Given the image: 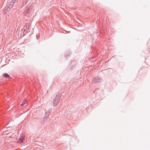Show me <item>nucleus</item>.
I'll return each instance as SVG.
<instances>
[{
    "instance_id": "0eeeda50",
    "label": "nucleus",
    "mask_w": 150,
    "mask_h": 150,
    "mask_svg": "<svg viewBox=\"0 0 150 150\" xmlns=\"http://www.w3.org/2000/svg\"><path fill=\"white\" fill-rule=\"evenodd\" d=\"M3 76L6 78H10V76L6 73H4L3 74Z\"/></svg>"
},
{
    "instance_id": "6e6552de",
    "label": "nucleus",
    "mask_w": 150,
    "mask_h": 150,
    "mask_svg": "<svg viewBox=\"0 0 150 150\" xmlns=\"http://www.w3.org/2000/svg\"><path fill=\"white\" fill-rule=\"evenodd\" d=\"M27 102V101L26 100H24L22 103L21 104V106H23L24 104H25Z\"/></svg>"
},
{
    "instance_id": "f257e3e1",
    "label": "nucleus",
    "mask_w": 150,
    "mask_h": 150,
    "mask_svg": "<svg viewBox=\"0 0 150 150\" xmlns=\"http://www.w3.org/2000/svg\"><path fill=\"white\" fill-rule=\"evenodd\" d=\"M33 5H30L27 7L24 12V16L27 17H29L30 16V13L33 8Z\"/></svg>"
},
{
    "instance_id": "20e7f679",
    "label": "nucleus",
    "mask_w": 150,
    "mask_h": 150,
    "mask_svg": "<svg viewBox=\"0 0 150 150\" xmlns=\"http://www.w3.org/2000/svg\"><path fill=\"white\" fill-rule=\"evenodd\" d=\"M52 111V109L51 108H50L47 111L45 112V115L44 116V120H45V118L46 119L48 117L49 115L50 114Z\"/></svg>"
},
{
    "instance_id": "f03ea898",
    "label": "nucleus",
    "mask_w": 150,
    "mask_h": 150,
    "mask_svg": "<svg viewBox=\"0 0 150 150\" xmlns=\"http://www.w3.org/2000/svg\"><path fill=\"white\" fill-rule=\"evenodd\" d=\"M16 2V0H13L10 2L9 5L5 7V10L7 11L8 9L11 8Z\"/></svg>"
},
{
    "instance_id": "7ed1b4c3",
    "label": "nucleus",
    "mask_w": 150,
    "mask_h": 150,
    "mask_svg": "<svg viewBox=\"0 0 150 150\" xmlns=\"http://www.w3.org/2000/svg\"><path fill=\"white\" fill-rule=\"evenodd\" d=\"M59 100V95H57L56 98H54L53 102L54 106H55L57 105L58 102Z\"/></svg>"
},
{
    "instance_id": "1a4fd4ad",
    "label": "nucleus",
    "mask_w": 150,
    "mask_h": 150,
    "mask_svg": "<svg viewBox=\"0 0 150 150\" xmlns=\"http://www.w3.org/2000/svg\"><path fill=\"white\" fill-rule=\"evenodd\" d=\"M26 28V29H27V26H26V27H24L23 28L24 29V30H25V28Z\"/></svg>"
},
{
    "instance_id": "39448f33",
    "label": "nucleus",
    "mask_w": 150,
    "mask_h": 150,
    "mask_svg": "<svg viewBox=\"0 0 150 150\" xmlns=\"http://www.w3.org/2000/svg\"><path fill=\"white\" fill-rule=\"evenodd\" d=\"M101 81L102 79L98 77H96L93 79L92 83H96L101 82Z\"/></svg>"
},
{
    "instance_id": "423d86ee",
    "label": "nucleus",
    "mask_w": 150,
    "mask_h": 150,
    "mask_svg": "<svg viewBox=\"0 0 150 150\" xmlns=\"http://www.w3.org/2000/svg\"><path fill=\"white\" fill-rule=\"evenodd\" d=\"M24 137L23 136H21L19 140H18L17 141V142L19 143H23L24 141Z\"/></svg>"
}]
</instances>
